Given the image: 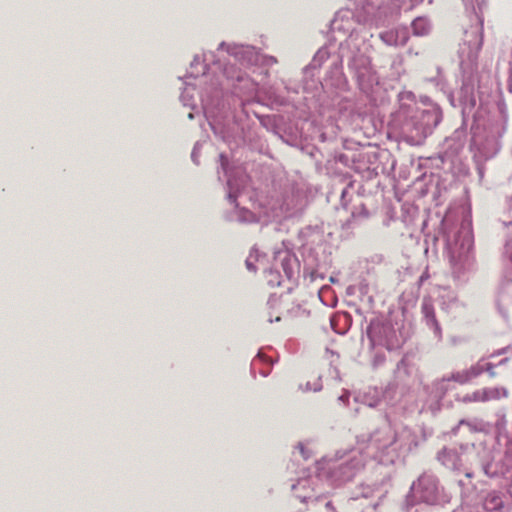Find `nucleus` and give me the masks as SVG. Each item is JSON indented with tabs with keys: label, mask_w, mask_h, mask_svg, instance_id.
Listing matches in <instances>:
<instances>
[{
	"label": "nucleus",
	"mask_w": 512,
	"mask_h": 512,
	"mask_svg": "<svg viewBox=\"0 0 512 512\" xmlns=\"http://www.w3.org/2000/svg\"><path fill=\"white\" fill-rule=\"evenodd\" d=\"M486 508L487 509H497L502 506V501L499 497L493 496L491 499L486 500Z\"/></svg>",
	"instance_id": "5"
},
{
	"label": "nucleus",
	"mask_w": 512,
	"mask_h": 512,
	"mask_svg": "<svg viewBox=\"0 0 512 512\" xmlns=\"http://www.w3.org/2000/svg\"><path fill=\"white\" fill-rule=\"evenodd\" d=\"M405 43H406V38L402 41V43H401V44H402V45H405Z\"/></svg>",
	"instance_id": "9"
},
{
	"label": "nucleus",
	"mask_w": 512,
	"mask_h": 512,
	"mask_svg": "<svg viewBox=\"0 0 512 512\" xmlns=\"http://www.w3.org/2000/svg\"><path fill=\"white\" fill-rule=\"evenodd\" d=\"M414 34L422 36L428 33L429 25L424 18H417L412 22Z\"/></svg>",
	"instance_id": "2"
},
{
	"label": "nucleus",
	"mask_w": 512,
	"mask_h": 512,
	"mask_svg": "<svg viewBox=\"0 0 512 512\" xmlns=\"http://www.w3.org/2000/svg\"><path fill=\"white\" fill-rule=\"evenodd\" d=\"M483 366H484V371L488 372L491 377L495 376L494 366L492 363H485V364H483Z\"/></svg>",
	"instance_id": "7"
},
{
	"label": "nucleus",
	"mask_w": 512,
	"mask_h": 512,
	"mask_svg": "<svg viewBox=\"0 0 512 512\" xmlns=\"http://www.w3.org/2000/svg\"><path fill=\"white\" fill-rule=\"evenodd\" d=\"M484 372V366L483 364H476L475 366H472L468 372H467V375L469 378H474V377H477L479 376L481 373Z\"/></svg>",
	"instance_id": "4"
},
{
	"label": "nucleus",
	"mask_w": 512,
	"mask_h": 512,
	"mask_svg": "<svg viewBox=\"0 0 512 512\" xmlns=\"http://www.w3.org/2000/svg\"><path fill=\"white\" fill-rule=\"evenodd\" d=\"M423 309H424V311H425L427 314H428L429 312H431V313H432V307H431V306H429V305H424V306H423Z\"/></svg>",
	"instance_id": "8"
},
{
	"label": "nucleus",
	"mask_w": 512,
	"mask_h": 512,
	"mask_svg": "<svg viewBox=\"0 0 512 512\" xmlns=\"http://www.w3.org/2000/svg\"><path fill=\"white\" fill-rule=\"evenodd\" d=\"M482 400L483 397L481 389L468 393L463 397V402L465 403L482 402Z\"/></svg>",
	"instance_id": "3"
},
{
	"label": "nucleus",
	"mask_w": 512,
	"mask_h": 512,
	"mask_svg": "<svg viewBox=\"0 0 512 512\" xmlns=\"http://www.w3.org/2000/svg\"><path fill=\"white\" fill-rule=\"evenodd\" d=\"M505 362H507V359H503V360L501 361V364H502V363H505Z\"/></svg>",
	"instance_id": "10"
},
{
	"label": "nucleus",
	"mask_w": 512,
	"mask_h": 512,
	"mask_svg": "<svg viewBox=\"0 0 512 512\" xmlns=\"http://www.w3.org/2000/svg\"><path fill=\"white\" fill-rule=\"evenodd\" d=\"M381 39L389 45L397 44L396 41H393V35L391 33H385L380 35Z\"/></svg>",
	"instance_id": "6"
},
{
	"label": "nucleus",
	"mask_w": 512,
	"mask_h": 512,
	"mask_svg": "<svg viewBox=\"0 0 512 512\" xmlns=\"http://www.w3.org/2000/svg\"><path fill=\"white\" fill-rule=\"evenodd\" d=\"M481 391H482V397H483L482 402L498 400L502 396L507 395L506 390L500 389V388H495V387L494 388H482Z\"/></svg>",
	"instance_id": "1"
}]
</instances>
